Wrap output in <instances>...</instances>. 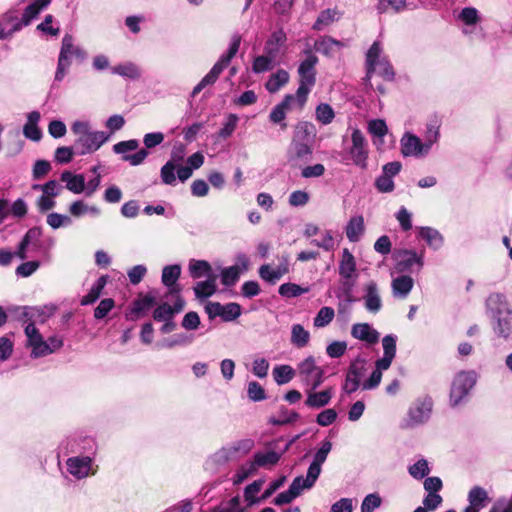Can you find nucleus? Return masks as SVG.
<instances>
[{"label":"nucleus","instance_id":"1","mask_svg":"<svg viewBox=\"0 0 512 512\" xmlns=\"http://www.w3.org/2000/svg\"><path fill=\"white\" fill-rule=\"evenodd\" d=\"M331 448L332 443L329 440L323 441L321 443V447L316 452L312 463L308 467L306 477H296L290 484L288 490L281 492L276 496L274 503L279 506L289 504L297 498L302 491L312 488L321 473V466L326 461Z\"/></svg>","mask_w":512,"mask_h":512},{"label":"nucleus","instance_id":"2","mask_svg":"<svg viewBox=\"0 0 512 512\" xmlns=\"http://www.w3.org/2000/svg\"><path fill=\"white\" fill-rule=\"evenodd\" d=\"M54 309H50L46 314L44 309L37 307H22L19 314V320L23 323H27L24 332L27 338V347L31 348V357L40 358L46 356L48 351L46 340H44L42 334L35 326V322L40 318V322L44 323L46 318L51 316Z\"/></svg>","mask_w":512,"mask_h":512},{"label":"nucleus","instance_id":"3","mask_svg":"<svg viewBox=\"0 0 512 512\" xmlns=\"http://www.w3.org/2000/svg\"><path fill=\"white\" fill-rule=\"evenodd\" d=\"M71 131L77 136L75 146L78 147L80 155L91 154L105 144L110 135L104 131H94L89 121L76 120L71 125Z\"/></svg>","mask_w":512,"mask_h":512},{"label":"nucleus","instance_id":"4","mask_svg":"<svg viewBox=\"0 0 512 512\" xmlns=\"http://www.w3.org/2000/svg\"><path fill=\"white\" fill-rule=\"evenodd\" d=\"M315 136V127L310 122H300L295 129L291 142L288 159L292 163L307 160L312 154L311 142Z\"/></svg>","mask_w":512,"mask_h":512},{"label":"nucleus","instance_id":"5","mask_svg":"<svg viewBox=\"0 0 512 512\" xmlns=\"http://www.w3.org/2000/svg\"><path fill=\"white\" fill-rule=\"evenodd\" d=\"M72 58L82 62L87 58V52L81 46L75 44L72 35L65 34L62 38L57 69L54 76L56 82H61L64 79L71 65Z\"/></svg>","mask_w":512,"mask_h":512},{"label":"nucleus","instance_id":"6","mask_svg":"<svg viewBox=\"0 0 512 512\" xmlns=\"http://www.w3.org/2000/svg\"><path fill=\"white\" fill-rule=\"evenodd\" d=\"M318 58L314 54H308L298 67L299 87L294 95L299 109H302L307 101V96L316 83V65Z\"/></svg>","mask_w":512,"mask_h":512},{"label":"nucleus","instance_id":"7","mask_svg":"<svg viewBox=\"0 0 512 512\" xmlns=\"http://www.w3.org/2000/svg\"><path fill=\"white\" fill-rule=\"evenodd\" d=\"M477 381L475 371H460L456 374L452 381L450 390V403L457 406L468 395L469 391L474 387Z\"/></svg>","mask_w":512,"mask_h":512},{"label":"nucleus","instance_id":"8","mask_svg":"<svg viewBox=\"0 0 512 512\" xmlns=\"http://www.w3.org/2000/svg\"><path fill=\"white\" fill-rule=\"evenodd\" d=\"M338 273L344 287L350 293L359 277V273L356 258L348 248L342 249L338 263Z\"/></svg>","mask_w":512,"mask_h":512},{"label":"nucleus","instance_id":"9","mask_svg":"<svg viewBox=\"0 0 512 512\" xmlns=\"http://www.w3.org/2000/svg\"><path fill=\"white\" fill-rule=\"evenodd\" d=\"M297 371L303 383L316 390L324 381V371L316 364L315 358L309 356L297 365Z\"/></svg>","mask_w":512,"mask_h":512},{"label":"nucleus","instance_id":"10","mask_svg":"<svg viewBox=\"0 0 512 512\" xmlns=\"http://www.w3.org/2000/svg\"><path fill=\"white\" fill-rule=\"evenodd\" d=\"M67 472L76 480H83L89 476L95 475L98 466L95 465L91 456L83 454L69 457L66 460Z\"/></svg>","mask_w":512,"mask_h":512},{"label":"nucleus","instance_id":"11","mask_svg":"<svg viewBox=\"0 0 512 512\" xmlns=\"http://www.w3.org/2000/svg\"><path fill=\"white\" fill-rule=\"evenodd\" d=\"M432 407L433 402L429 397L416 400L408 410L406 426L414 427L428 421L431 416Z\"/></svg>","mask_w":512,"mask_h":512},{"label":"nucleus","instance_id":"12","mask_svg":"<svg viewBox=\"0 0 512 512\" xmlns=\"http://www.w3.org/2000/svg\"><path fill=\"white\" fill-rule=\"evenodd\" d=\"M352 145L350 147V156L353 160V163L360 167L361 169L367 168V159H368V149L367 142L363 133L354 128L351 134Z\"/></svg>","mask_w":512,"mask_h":512},{"label":"nucleus","instance_id":"13","mask_svg":"<svg viewBox=\"0 0 512 512\" xmlns=\"http://www.w3.org/2000/svg\"><path fill=\"white\" fill-rule=\"evenodd\" d=\"M185 154V147L183 145L173 148L171 159L161 168L160 176L164 184L172 186L176 184L175 171L178 172V167L182 166L181 163L184 160Z\"/></svg>","mask_w":512,"mask_h":512},{"label":"nucleus","instance_id":"14","mask_svg":"<svg viewBox=\"0 0 512 512\" xmlns=\"http://www.w3.org/2000/svg\"><path fill=\"white\" fill-rule=\"evenodd\" d=\"M400 145L401 152L406 157L420 158L426 156L430 152L428 145L410 132H406L402 136Z\"/></svg>","mask_w":512,"mask_h":512},{"label":"nucleus","instance_id":"15","mask_svg":"<svg viewBox=\"0 0 512 512\" xmlns=\"http://www.w3.org/2000/svg\"><path fill=\"white\" fill-rule=\"evenodd\" d=\"M363 301L365 309L372 314H377L382 308V299L378 285L374 281L365 284L363 288Z\"/></svg>","mask_w":512,"mask_h":512},{"label":"nucleus","instance_id":"16","mask_svg":"<svg viewBox=\"0 0 512 512\" xmlns=\"http://www.w3.org/2000/svg\"><path fill=\"white\" fill-rule=\"evenodd\" d=\"M288 272L289 262L286 256L282 258L277 267H272L270 264H264L259 268L260 278L270 284H275Z\"/></svg>","mask_w":512,"mask_h":512},{"label":"nucleus","instance_id":"17","mask_svg":"<svg viewBox=\"0 0 512 512\" xmlns=\"http://www.w3.org/2000/svg\"><path fill=\"white\" fill-rule=\"evenodd\" d=\"M353 338L364 341L369 345L376 344L379 341V332L368 323H356L351 327Z\"/></svg>","mask_w":512,"mask_h":512},{"label":"nucleus","instance_id":"18","mask_svg":"<svg viewBox=\"0 0 512 512\" xmlns=\"http://www.w3.org/2000/svg\"><path fill=\"white\" fill-rule=\"evenodd\" d=\"M307 398L305 405L309 408L319 409L328 405L333 397V389L326 388L322 391L312 390L311 387L306 391Z\"/></svg>","mask_w":512,"mask_h":512},{"label":"nucleus","instance_id":"19","mask_svg":"<svg viewBox=\"0 0 512 512\" xmlns=\"http://www.w3.org/2000/svg\"><path fill=\"white\" fill-rule=\"evenodd\" d=\"M184 305V300L179 295H177L173 306L167 303L159 305L154 310L153 318L156 321L172 320L175 314L182 311Z\"/></svg>","mask_w":512,"mask_h":512},{"label":"nucleus","instance_id":"20","mask_svg":"<svg viewBox=\"0 0 512 512\" xmlns=\"http://www.w3.org/2000/svg\"><path fill=\"white\" fill-rule=\"evenodd\" d=\"M469 505L464 512H480L489 502V497L483 488L473 487L468 494Z\"/></svg>","mask_w":512,"mask_h":512},{"label":"nucleus","instance_id":"21","mask_svg":"<svg viewBox=\"0 0 512 512\" xmlns=\"http://www.w3.org/2000/svg\"><path fill=\"white\" fill-rule=\"evenodd\" d=\"M224 69V56H221L212 69L206 74L202 80L193 88L192 96L195 97L205 87L213 85L219 78Z\"/></svg>","mask_w":512,"mask_h":512},{"label":"nucleus","instance_id":"22","mask_svg":"<svg viewBox=\"0 0 512 512\" xmlns=\"http://www.w3.org/2000/svg\"><path fill=\"white\" fill-rule=\"evenodd\" d=\"M203 163H204V156L202 153L196 152V153L192 154L187 159V164L185 166L182 165V166L178 167L177 178L181 182H185L192 176L193 171L200 168L203 165Z\"/></svg>","mask_w":512,"mask_h":512},{"label":"nucleus","instance_id":"23","mask_svg":"<svg viewBox=\"0 0 512 512\" xmlns=\"http://www.w3.org/2000/svg\"><path fill=\"white\" fill-rule=\"evenodd\" d=\"M286 40V33L282 29L273 32L265 43L264 53L276 59Z\"/></svg>","mask_w":512,"mask_h":512},{"label":"nucleus","instance_id":"24","mask_svg":"<svg viewBox=\"0 0 512 512\" xmlns=\"http://www.w3.org/2000/svg\"><path fill=\"white\" fill-rule=\"evenodd\" d=\"M280 458L281 454L276 451H259L254 454L253 460L251 462L256 470L258 468L271 469L279 462Z\"/></svg>","mask_w":512,"mask_h":512},{"label":"nucleus","instance_id":"25","mask_svg":"<svg viewBox=\"0 0 512 512\" xmlns=\"http://www.w3.org/2000/svg\"><path fill=\"white\" fill-rule=\"evenodd\" d=\"M41 236L42 230L38 227H33L26 232L21 242H23L24 245L33 246L35 249H44L47 251L54 245V240L48 238L44 245L40 242Z\"/></svg>","mask_w":512,"mask_h":512},{"label":"nucleus","instance_id":"26","mask_svg":"<svg viewBox=\"0 0 512 512\" xmlns=\"http://www.w3.org/2000/svg\"><path fill=\"white\" fill-rule=\"evenodd\" d=\"M181 274L180 265H168L162 270V283L169 288L170 294L179 295V288L176 287V281L179 279Z\"/></svg>","mask_w":512,"mask_h":512},{"label":"nucleus","instance_id":"27","mask_svg":"<svg viewBox=\"0 0 512 512\" xmlns=\"http://www.w3.org/2000/svg\"><path fill=\"white\" fill-rule=\"evenodd\" d=\"M60 179L66 184V188L74 194H81L85 190V177L83 174H73L70 171H63Z\"/></svg>","mask_w":512,"mask_h":512},{"label":"nucleus","instance_id":"28","mask_svg":"<svg viewBox=\"0 0 512 512\" xmlns=\"http://www.w3.org/2000/svg\"><path fill=\"white\" fill-rule=\"evenodd\" d=\"M298 107L297 99L294 95L288 94L283 101L276 105L270 113V120L274 123H280L285 119V111Z\"/></svg>","mask_w":512,"mask_h":512},{"label":"nucleus","instance_id":"29","mask_svg":"<svg viewBox=\"0 0 512 512\" xmlns=\"http://www.w3.org/2000/svg\"><path fill=\"white\" fill-rule=\"evenodd\" d=\"M486 305L492 317L502 315L506 311H511L505 296L499 293L491 294L487 298Z\"/></svg>","mask_w":512,"mask_h":512},{"label":"nucleus","instance_id":"30","mask_svg":"<svg viewBox=\"0 0 512 512\" xmlns=\"http://www.w3.org/2000/svg\"><path fill=\"white\" fill-rule=\"evenodd\" d=\"M398 266L401 270L409 269L413 265L417 264L418 268L421 269L423 266V256L417 254L413 250H401L397 253Z\"/></svg>","mask_w":512,"mask_h":512},{"label":"nucleus","instance_id":"31","mask_svg":"<svg viewBox=\"0 0 512 512\" xmlns=\"http://www.w3.org/2000/svg\"><path fill=\"white\" fill-rule=\"evenodd\" d=\"M364 230V218L361 215L351 217L345 228L346 236L350 242L359 241Z\"/></svg>","mask_w":512,"mask_h":512},{"label":"nucleus","instance_id":"32","mask_svg":"<svg viewBox=\"0 0 512 512\" xmlns=\"http://www.w3.org/2000/svg\"><path fill=\"white\" fill-rule=\"evenodd\" d=\"M414 281L410 276L402 275L394 278L391 283L392 292L395 297L405 298L410 293Z\"/></svg>","mask_w":512,"mask_h":512},{"label":"nucleus","instance_id":"33","mask_svg":"<svg viewBox=\"0 0 512 512\" xmlns=\"http://www.w3.org/2000/svg\"><path fill=\"white\" fill-rule=\"evenodd\" d=\"M341 18V13L336 8H328L323 10L313 24V29L317 31L324 30L334 22Z\"/></svg>","mask_w":512,"mask_h":512},{"label":"nucleus","instance_id":"34","mask_svg":"<svg viewBox=\"0 0 512 512\" xmlns=\"http://www.w3.org/2000/svg\"><path fill=\"white\" fill-rule=\"evenodd\" d=\"M290 79L289 73L284 69H278L275 73L271 74L265 83V88L270 93H276L284 87Z\"/></svg>","mask_w":512,"mask_h":512},{"label":"nucleus","instance_id":"35","mask_svg":"<svg viewBox=\"0 0 512 512\" xmlns=\"http://www.w3.org/2000/svg\"><path fill=\"white\" fill-rule=\"evenodd\" d=\"M495 320L494 331L500 337L507 338L512 333V311H506L502 315L493 317Z\"/></svg>","mask_w":512,"mask_h":512},{"label":"nucleus","instance_id":"36","mask_svg":"<svg viewBox=\"0 0 512 512\" xmlns=\"http://www.w3.org/2000/svg\"><path fill=\"white\" fill-rule=\"evenodd\" d=\"M51 0H35L31 4H29L22 15V23L24 26L29 25L32 20L37 18L41 11L49 6Z\"/></svg>","mask_w":512,"mask_h":512},{"label":"nucleus","instance_id":"37","mask_svg":"<svg viewBox=\"0 0 512 512\" xmlns=\"http://www.w3.org/2000/svg\"><path fill=\"white\" fill-rule=\"evenodd\" d=\"M383 49L380 42H374L369 48L366 54V65H367V77L372 76V71H376L377 64L381 58H385L383 55Z\"/></svg>","mask_w":512,"mask_h":512},{"label":"nucleus","instance_id":"38","mask_svg":"<svg viewBox=\"0 0 512 512\" xmlns=\"http://www.w3.org/2000/svg\"><path fill=\"white\" fill-rule=\"evenodd\" d=\"M383 49L380 42H374L369 48L366 54V65H367V77L372 76V71H376L377 64L381 58H385L383 55Z\"/></svg>","mask_w":512,"mask_h":512},{"label":"nucleus","instance_id":"39","mask_svg":"<svg viewBox=\"0 0 512 512\" xmlns=\"http://www.w3.org/2000/svg\"><path fill=\"white\" fill-rule=\"evenodd\" d=\"M112 73L128 78L138 80L141 77V69L133 62H125L118 64L112 68Z\"/></svg>","mask_w":512,"mask_h":512},{"label":"nucleus","instance_id":"40","mask_svg":"<svg viewBox=\"0 0 512 512\" xmlns=\"http://www.w3.org/2000/svg\"><path fill=\"white\" fill-rule=\"evenodd\" d=\"M254 447V440L251 438L239 439L231 443L228 449V455L230 457H242L248 454Z\"/></svg>","mask_w":512,"mask_h":512},{"label":"nucleus","instance_id":"41","mask_svg":"<svg viewBox=\"0 0 512 512\" xmlns=\"http://www.w3.org/2000/svg\"><path fill=\"white\" fill-rule=\"evenodd\" d=\"M419 235L427 242L431 248L435 250L439 249L443 245V236L436 229L431 227H421Z\"/></svg>","mask_w":512,"mask_h":512},{"label":"nucleus","instance_id":"42","mask_svg":"<svg viewBox=\"0 0 512 512\" xmlns=\"http://www.w3.org/2000/svg\"><path fill=\"white\" fill-rule=\"evenodd\" d=\"M296 371L290 365H277L273 368L272 375L278 385L289 383L295 376Z\"/></svg>","mask_w":512,"mask_h":512},{"label":"nucleus","instance_id":"43","mask_svg":"<svg viewBox=\"0 0 512 512\" xmlns=\"http://www.w3.org/2000/svg\"><path fill=\"white\" fill-rule=\"evenodd\" d=\"M310 333L301 324H294L291 327V343L297 348H303L308 345Z\"/></svg>","mask_w":512,"mask_h":512},{"label":"nucleus","instance_id":"44","mask_svg":"<svg viewBox=\"0 0 512 512\" xmlns=\"http://www.w3.org/2000/svg\"><path fill=\"white\" fill-rule=\"evenodd\" d=\"M248 263V258L244 254L238 255L236 264L226 268V284L229 280L231 282L236 281L240 274L248 269Z\"/></svg>","mask_w":512,"mask_h":512},{"label":"nucleus","instance_id":"45","mask_svg":"<svg viewBox=\"0 0 512 512\" xmlns=\"http://www.w3.org/2000/svg\"><path fill=\"white\" fill-rule=\"evenodd\" d=\"M106 283V276H101L100 278H98L97 281L90 288L89 292L82 297L81 305H89L94 303L100 297Z\"/></svg>","mask_w":512,"mask_h":512},{"label":"nucleus","instance_id":"46","mask_svg":"<svg viewBox=\"0 0 512 512\" xmlns=\"http://www.w3.org/2000/svg\"><path fill=\"white\" fill-rule=\"evenodd\" d=\"M69 212L72 216L78 218L85 214L98 216L100 214V209L96 206H89L82 200H76L69 206Z\"/></svg>","mask_w":512,"mask_h":512},{"label":"nucleus","instance_id":"47","mask_svg":"<svg viewBox=\"0 0 512 512\" xmlns=\"http://www.w3.org/2000/svg\"><path fill=\"white\" fill-rule=\"evenodd\" d=\"M155 298L150 294L140 295L133 303L131 313L136 316L143 315L148 312L154 305Z\"/></svg>","mask_w":512,"mask_h":512},{"label":"nucleus","instance_id":"48","mask_svg":"<svg viewBox=\"0 0 512 512\" xmlns=\"http://www.w3.org/2000/svg\"><path fill=\"white\" fill-rule=\"evenodd\" d=\"M276 65V59L264 53L263 55L257 56L252 64V71L254 73H263L271 70Z\"/></svg>","mask_w":512,"mask_h":512},{"label":"nucleus","instance_id":"49","mask_svg":"<svg viewBox=\"0 0 512 512\" xmlns=\"http://www.w3.org/2000/svg\"><path fill=\"white\" fill-rule=\"evenodd\" d=\"M211 267L204 260H191L189 263V272L193 278L210 277Z\"/></svg>","mask_w":512,"mask_h":512},{"label":"nucleus","instance_id":"50","mask_svg":"<svg viewBox=\"0 0 512 512\" xmlns=\"http://www.w3.org/2000/svg\"><path fill=\"white\" fill-rule=\"evenodd\" d=\"M335 317V311L332 307H322L313 320L316 328H323L329 325Z\"/></svg>","mask_w":512,"mask_h":512},{"label":"nucleus","instance_id":"51","mask_svg":"<svg viewBox=\"0 0 512 512\" xmlns=\"http://www.w3.org/2000/svg\"><path fill=\"white\" fill-rule=\"evenodd\" d=\"M216 290L215 279L208 277L207 280L198 282L194 287L197 298L204 299L211 296Z\"/></svg>","mask_w":512,"mask_h":512},{"label":"nucleus","instance_id":"52","mask_svg":"<svg viewBox=\"0 0 512 512\" xmlns=\"http://www.w3.org/2000/svg\"><path fill=\"white\" fill-rule=\"evenodd\" d=\"M33 190H39L46 196L52 197L55 199L58 195H60L63 187L56 180H49L44 184H34L32 185Z\"/></svg>","mask_w":512,"mask_h":512},{"label":"nucleus","instance_id":"53","mask_svg":"<svg viewBox=\"0 0 512 512\" xmlns=\"http://www.w3.org/2000/svg\"><path fill=\"white\" fill-rule=\"evenodd\" d=\"M265 483L264 479H258L246 486L244 491L245 500L248 502V505H254L260 502L262 499L256 498V494L261 490L263 484Z\"/></svg>","mask_w":512,"mask_h":512},{"label":"nucleus","instance_id":"54","mask_svg":"<svg viewBox=\"0 0 512 512\" xmlns=\"http://www.w3.org/2000/svg\"><path fill=\"white\" fill-rule=\"evenodd\" d=\"M223 463L224 451L223 449H220L206 459L204 469L209 473H215L221 469Z\"/></svg>","mask_w":512,"mask_h":512},{"label":"nucleus","instance_id":"55","mask_svg":"<svg viewBox=\"0 0 512 512\" xmlns=\"http://www.w3.org/2000/svg\"><path fill=\"white\" fill-rule=\"evenodd\" d=\"M315 116L320 123L328 125L333 121L335 113L329 104L321 103L316 107Z\"/></svg>","mask_w":512,"mask_h":512},{"label":"nucleus","instance_id":"56","mask_svg":"<svg viewBox=\"0 0 512 512\" xmlns=\"http://www.w3.org/2000/svg\"><path fill=\"white\" fill-rule=\"evenodd\" d=\"M46 222L52 229H59L71 225L72 219L68 215L53 212L47 215Z\"/></svg>","mask_w":512,"mask_h":512},{"label":"nucleus","instance_id":"57","mask_svg":"<svg viewBox=\"0 0 512 512\" xmlns=\"http://www.w3.org/2000/svg\"><path fill=\"white\" fill-rule=\"evenodd\" d=\"M439 128L440 125L437 123V121H432L428 123L426 126V131L424 134V143L428 145L429 150H431L432 146L439 140Z\"/></svg>","mask_w":512,"mask_h":512},{"label":"nucleus","instance_id":"58","mask_svg":"<svg viewBox=\"0 0 512 512\" xmlns=\"http://www.w3.org/2000/svg\"><path fill=\"white\" fill-rule=\"evenodd\" d=\"M309 288H302L294 283H284L279 287V294L283 297L292 298L307 293Z\"/></svg>","mask_w":512,"mask_h":512},{"label":"nucleus","instance_id":"59","mask_svg":"<svg viewBox=\"0 0 512 512\" xmlns=\"http://www.w3.org/2000/svg\"><path fill=\"white\" fill-rule=\"evenodd\" d=\"M406 0H379L377 10L379 13H386L389 10L399 12L404 9Z\"/></svg>","mask_w":512,"mask_h":512},{"label":"nucleus","instance_id":"60","mask_svg":"<svg viewBox=\"0 0 512 512\" xmlns=\"http://www.w3.org/2000/svg\"><path fill=\"white\" fill-rule=\"evenodd\" d=\"M458 20L467 26L476 25L480 18L477 9L466 7L458 15Z\"/></svg>","mask_w":512,"mask_h":512},{"label":"nucleus","instance_id":"61","mask_svg":"<svg viewBox=\"0 0 512 512\" xmlns=\"http://www.w3.org/2000/svg\"><path fill=\"white\" fill-rule=\"evenodd\" d=\"M341 44L339 41L331 38V37H322L321 39L315 42V48L317 51L329 54L334 50V47H340Z\"/></svg>","mask_w":512,"mask_h":512},{"label":"nucleus","instance_id":"62","mask_svg":"<svg viewBox=\"0 0 512 512\" xmlns=\"http://www.w3.org/2000/svg\"><path fill=\"white\" fill-rule=\"evenodd\" d=\"M430 472L428 462L425 459L418 460L409 467V474L415 479H422Z\"/></svg>","mask_w":512,"mask_h":512},{"label":"nucleus","instance_id":"63","mask_svg":"<svg viewBox=\"0 0 512 512\" xmlns=\"http://www.w3.org/2000/svg\"><path fill=\"white\" fill-rule=\"evenodd\" d=\"M382 503L381 497L376 494H368L362 501L361 512H373Z\"/></svg>","mask_w":512,"mask_h":512},{"label":"nucleus","instance_id":"64","mask_svg":"<svg viewBox=\"0 0 512 512\" xmlns=\"http://www.w3.org/2000/svg\"><path fill=\"white\" fill-rule=\"evenodd\" d=\"M368 131L371 135L382 138L387 134L388 128L384 120L375 119L368 123Z\"/></svg>","mask_w":512,"mask_h":512}]
</instances>
